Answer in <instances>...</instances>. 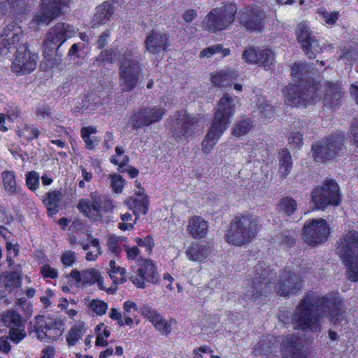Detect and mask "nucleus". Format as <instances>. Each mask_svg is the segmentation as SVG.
I'll return each instance as SVG.
<instances>
[{"mask_svg":"<svg viewBox=\"0 0 358 358\" xmlns=\"http://www.w3.org/2000/svg\"><path fill=\"white\" fill-rule=\"evenodd\" d=\"M339 306L340 301L336 297L311 294L296 307L292 320L301 330L313 331L320 328L324 317L334 324L341 320Z\"/></svg>","mask_w":358,"mask_h":358,"instance_id":"obj_1","label":"nucleus"},{"mask_svg":"<svg viewBox=\"0 0 358 358\" xmlns=\"http://www.w3.org/2000/svg\"><path fill=\"white\" fill-rule=\"evenodd\" d=\"M16 49L12 63V70L16 73L26 74L32 72L36 67L38 55L31 52L23 41L22 28L16 23L8 24L0 35V54Z\"/></svg>","mask_w":358,"mask_h":358,"instance_id":"obj_2","label":"nucleus"},{"mask_svg":"<svg viewBox=\"0 0 358 358\" xmlns=\"http://www.w3.org/2000/svg\"><path fill=\"white\" fill-rule=\"evenodd\" d=\"M136 53V48L128 47L122 48L121 50L102 52L99 56L101 59L120 61V85L124 92H129L135 87L141 71Z\"/></svg>","mask_w":358,"mask_h":358,"instance_id":"obj_3","label":"nucleus"},{"mask_svg":"<svg viewBox=\"0 0 358 358\" xmlns=\"http://www.w3.org/2000/svg\"><path fill=\"white\" fill-rule=\"evenodd\" d=\"M237 103L238 98L229 94L224 95L220 99L211 126L201 144L202 151L206 154L213 150V147L229 127Z\"/></svg>","mask_w":358,"mask_h":358,"instance_id":"obj_4","label":"nucleus"},{"mask_svg":"<svg viewBox=\"0 0 358 358\" xmlns=\"http://www.w3.org/2000/svg\"><path fill=\"white\" fill-rule=\"evenodd\" d=\"M259 229L258 219L250 215H240L235 217L226 234V241L234 245L241 246L250 242Z\"/></svg>","mask_w":358,"mask_h":358,"instance_id":"obj_5","label":"nucleus"},{"mask_svg":"<svg viewBox=\"0 0 358 358\" xmlns=\"http://www.w3.org/2000/svg\"><path fill=\"white\" fill-rule=\"evenodd\" d=\"M336 250L347 268V278L352 282L358 281V233L350 231L345 234Z\"/></svg>","mask_w":358,"mask_h":358,"instance_id":"obj_6","label":"nucleus"},{"mask_svg":"<svg viewBox=\"0 0 358 358\" xmlns=\"http://www.w3.org/2000/svg\"><path fill=\"white\" fill-rule=\"evenodd\" d=\"M64 324L63 321L55 316L37 315L33 332L36 338L45 342L57 340L63 333Z\"/></svg>","mask_w":358,"mask_h":358,"instance_id":"obj_7","label":"nucleus"},{"mask_svg":"<svg viewBox=\"0 0 358 358\" xmlns=\"http://www.w3.org/2000/svg\"><path fill=\"white\" fill-rule=\"evenodd\" d=\"M237 8L233 3H226L213 9L203 22L204 29L215 32L226 29L234 20Z\"/></svg>","mask_w":358,"mask_h":358,"instance_id":"obj_8","label":"nucleus"},{"mask_svg":"<svg viewBox=\"0 0 358 358\" xmlns=\"http://www.w3.org/2000/svg\"><path fill=\"white\" fill-rule=\"evenodd\" d=\"M172 121L173 135L178 141L187 140L204 126L200 117L191 116L183 110L178 112Z\"/></svg>","mask_w":358,"mask_h":358,"instance_id":"obj_9","label":"nucleus"},{"mask_svg":"<svg viewBox=\"0 0 358 358\" xmlns=\"http://www.w3.org/2000/svg\"><path fill=\"white\" fill-rule=\"evenodd\" d=\"M317 85H313L301 90L299 87L291 85L287 87L283 94L287 104L294 106H306L313 105L320 100Z\"/></svg>","mask_w":358,"mask_h":358,"instance_id":"obj_10","label":"nucleus"},{"mask_svg":"<svg viewBox=\"0 0 358 358\" xmlns=\"http://www.w3.org/2000/svg\"><path fill=\"white\" fill-rule=\"evenodd\" d=\"M312 201L320 209H324L328 205H338L340 196L338 184L333 180H325L313 191Z\"/></svg>","mask_w":358,"mask_h":358,"instance_id":"obj_11","label":"nucleus"},{"mask_svg":"<svg viewBox=\"0 0 358 358\" xmlns=\"http://www.w3.org/2000/svg\"><path fill=\"white\" fill-rule=\"evenodd\" d=\"M74 34L73 27L69 24L58 23L51 28L47 34L43 45L45 58L50 60L52 52H54L68 38Z\"/></svg>","mask_w":358,"mask_h":358,"instance_id":"obj_12","label":"nucleus"},{"mask_svg":"<svg viewBox=\"0 0 358 358\" xmlns=\"http://www.w3.org/2000/svg\"><path fill=\"white\" fill-rule=\"evenodd\" d=\"M80 212L92 221L101 218V211H109L113 205L110 199L102 197L96 193H92L90 199H81L78 205Z\"/></svg>","mask_w":358,"mask_h":358,"instance_id":"obj_13","label":"nucleus"},{"mask_svg":"<svg viewBox=\"0 0 358 358\" xmlns=\"http://www.w3.org/2000/svg\"><path fill=\"white\" fill-rule=\"evenodd\" d=\"M66 0H42L41 8L35 14L29 23V28L37 30L41 25L48 24L61 12V6Z\"/></svg>","mask_w":358,"mask_h":358,"instance_id":"obj_14","label":"nucleus"},{"mask_svg":"<svg viewBox=\"0 0 358 358\" xmlns=\"http://www.w3.org/2000/svg\"><path fill=\"white\" fill-rule=\"evenodd\" d=\"M330 229L327 222L323 219L306 221L303 226V239L309 245H317L326 241Z\"/></svg>","mask_w":358,"mask_h":358,"instance_id":"obj_15","label":"nucleus"},{"mask_svg":"<svg viewBox=\"0 0 358 358\" xmlns=\"http://www.w3.org/2000/svg\"><path fill=\"white\" fill-rule=\"evenodd\" d=\"M165 113L161 106H150L141 109L135 113L129 120V123L134 127L149 126L159 121Z\"/></svg>","mask_w":358,"mask_h":358,"instance_id":"obj_16","label":"nucleus"},{"mask_svg":"<svg viewBox=\"0 0 358 358\" xmlns=\"http://www.w3.org/2000/svg\"><path fill=\"white\" fill-rule=\"evenodd\" d=\"M341 149V142L336 138H327L312 146L313 155L317 162L329 161L333 159Z\"/></svg>","mask_w":358,"mask_h":358,"instance_id":"obj_17","label":"nucleus"},{"mask_svg":"<svg viewBox=\"0 0 358 358\" xmlns=\"http://www.w3.org/2000/svg\"><path fill=\"white\" fill-rule=\"evenodd\" d=\"M158 278L153 262L145 260L140 266L133 271L131 275L132 283L138 288H145L146 282L154 283Z\"/></svg>","mask_w":358,"mask_h":358,"instance_id":"obj_18","label":"nucleus"},{"mask_svg":"<svg viewBox=\"0 0 358 358\" xmlns=\"http://www.w3.org/2000/svg\"><path fill=\"white\" fill-rule=\"evenodd\" d=\"M296 32L297 40L301 44L303 51L310 59L315 58L316 53L321 49L318 48L317 42L313 38L312 32L307 23L301 22L298 24Z\"/></svg>","mask_w":358,"mask_h":358,"instance_id":"obj_19","label":"nucleus"},{"mask_svg":"<svg viewBox=\"0 0 358 358\" xmlns=\"http://www.w3.org/2000/svg\"><path fill=\"white\" fill-rule=\"evenodd\" d=\"M71 276L78 286H89L97 283L100 289H107L101 273L95 268H89L82 271L72 270Z\"/></svg>","mask_w":358,"mask_h":358,"instance_id":"obj_20","label":"nucleus"},{"mask_svg":"<svg viewBox=\"0 0 358 358\" xmlns=\"http://www.w3.org/2000/svg\"><path fill=\"white\" fill-rule=\"evenodd\" d=\"M301 285L302 280L299 275L286 271L273 288L279 295L287 296L296 294L301 288Z\"/></svg>","mask_w":358,"mask_h":358,"instance_id":"obj_21","label":"nucleus"},{"mask_svg":"<svg viewBox=\"0 0 358 358\" xmlns=\"http://www.w3.org/2000/svg\"><path fill=\"white\" fill-rule=\"evenodd\" d=\"M142 315L150 322L157 330L164 335H167L171 332V325L176 323L175 320L166 321L155 309L149 305H145L141 308Z\"/></svg>","mask_w":358,"mask_h":358,"instance_id":"obj_22","label":"nucleus"},{"mask_svg":"<svg viewBox=\"0 0 358 358\" xmlns=\"http://www.w3.org/2000/svg\"><path fill=\"white\" fill-rule=\"evenodd\" d=\"M264 15L259 7L255 6L248 12L241 14V23L248 30L260 31L264 27Z\"/></svg>","mask_w":358,"mask_h":358,"instance_id":"obj_23","label":"nucleus"},{"mask_svg":"<svg viewBox=\"0 0 358 358\" xmlns=\"http://www.w3.org/2000/svg\"><path fill=\"white\" fill-rule=\"evenodd\" d=\"M301 347V344L295 336H288L282 341V354L285 358H307Z\"/></svg>","mask_w":358,"mask_h":358,"instance_id":"obj_24","label":"nucleus"},{"mask_svg":"<svg viewBox=\"0 0 358 358\" xmlns=\"http://www.w3.org/2000/svg\"><path fill=\"white\" fill-rule=\"evenodd\" d=\"M211 254V248L206 244L194 243L185 250L187 258L192 262L203 264Z\"/></svg>","mask_w":358,"mask_h":358,"instance_id":"obj_25","label":"nucleus"},{"mask_svg":"<svg viewBox=\"0 0 358 358\" xmlns=\"http://www.w3.org/2000/svg\"><path fill=\"white\" fill-rule=\"evenodd\" d=\"M166 41L167 37L164 32L152 30L145 39L147 50L152 54L162 51L165 48Z\"/></svg>","mask_w":358,"mask_h":358,"instance_id":"obj_26","label":"nucleus"},{"mask_svg":"<svg viewBox=\"0 0 358 358\" xmlns=\"http://www.w3.org/2000/svg\"><path fill=\"white\" fill-rule=\"evenodd\" d=\"M208 229V222L200 216H193L189 220L187 231L196 239H201L206 236Z\"/></svg>","mask_w":358,"mask_h":358,"instance_id":"obj_27","label":"nucleus"},{"mask_svg":"<svg viewBox=\"0 0 358 358\" xmlns=\"http://www.w3.org/2000/svg\"><path fill=\"white\" fill-rule=\"evenodd\" d=\"M125 205L131 210L136 216V220H138L141 215H145L148 210L149 199L148 196L141 198L130 197L124 201Z\"/></svg>","mask_w":358,"mask_h":358,"instance_id":"obj_28","label":"nucleus"},{"mask_svg":"<svg viewBox=\"0 0 358 358\" xmlns=\"http://www.w3.org/2000/svg\"><path fill=\"white\" fill-rule=\"evenodd\" d=\"M273 287L271 282H266L260 280L259 278H255L252 282V285L248 287V290L245 294V299L246 300H257L262 293H266V289L269 290Z\"/></svg>","mask_w":358,"mask_h":358,"instance_id":"obj_29","label":"nucleus"},{"mask_svg":"<svg viewBox=\"0 0 358 358\" xmlns=\"http://www.w3.org/2000/svg\"><path fill=\"white\" fill-rule=\"evenodd\" d=\"M266 55L267 60H264V62L266 64L271 63L272 59V50L268 48H249L245 50L243 53V59L248 63L258 64L259 59H262L261 55Z\"/></svg>","mask_w":358,"mask_h":358,"instance_id":"obj_30","label":"nucleus"},{"mask_svg":"<svg viewBox=\"0 0 358 358\" xmlns=\"http://www.w3.org/2000/svg\"><path fill=\"white\" fill-rule=\"evenodd\" d=\"M323 91L325 92L324 103L329 107H333L334 101H338L343 94L341 87L338 83H326L323 86Z\"/></svg>","mask_w":358,"mask_h":358,"instance_id":"obj_31","label":"nucleus"},{"mask_svg":"<svg viewBox=\"0 0 358 358\" xmlns=\"http://www.w3.org/2000/svg\"><path fill=\"white\" fill-rule=\"evenodd\" d=\"M237 73L234 69H226L219 71L213 75L212 83L219 87L228 85L234 79L237 77Z\"/></svg>","mask_w":358,"mask_h":358,"instance_id":"obj_32","label":"nucleus"},{"mask_svg":"<svg viewBox=\"0 0 358 358\" xmlns=\"http://www.w3.org/2000/svg\"><path fill=\"white\" fill-rule=\"evenodd\" d=\"M3 185L5 190L10 195L20 194L22 187L16 182L15 175L13 171H5L2 173Z\"/></svg>","mask_w":358,"mask_h":358,"instance_id":"obj_33","label":"nucleus"},{"mask_svg":"<svg viewBox=\"0 0 358 358\" xmlns=\"http://www.w3.org/2000/svg\"><path fill=\"white\" fill-rule=\"evenodd\" d=\"M62 199V195L60 191L53 190L48 193L44 202L47 206L48 213L50 216L52 217L56 215Z\"/></svg>","mask_w":358,"mask_h":358,"instance_id":"obj_34","label":"nucleus"},{"mask_svg":"<svg viewBox=\"0 0 358 358\" xmlns=\"http://www.w3.org/2000/svg\"><path fill=\"white\" fill-rule=\"evenodd\" d=\"M96 128L94 127H86L81 129V137L88 149H94L101 140L100 136H95Z\"/></svg>","mask_w":358,"mask_h":358,"instance_id":"obj_35","label":"nucleus"},{"mask_svg":"<svg viewBox=\"0 0 358 358\" xmlns=\"http://www.w3.org/2000/svg\"><path fill=\"white\" fill-rule=\"evenodd\" d=\"M125 268L117 265L115 260L109 262V276L115 284H122L126 281Z\"/></svg>","mask_w":358,"mask_h":358,"instance_id":"obj_36","label":"nucleus"},{"mask_svg":"<svg viewBox=\"0 0 358 358\" xmlns=\"http://www.w3.org/2000/svg\"><path fill=\"white\" fill-rule=\"evenodd\" d=\"M113 13V9L111 4L105 2L97 7L94 20L99 24H105L110 19Z\"/></svg>","mask_w":358,"mask_h":358,"instance_id":"obj_37","label":"nucleus"},{"mask_svg":"<svg viewBox=\"0 0 358 358\" xmlns=\"http://www.w3.org/2000/svg\"><path fill=\"white\" fill-rule=\"evenodd\" d=\"M279 157L278 173L281 177L285 178L288 176L292 167L291 155L287 150H283L279 152Z\"/></svg>","mask_w":358,"mask_h":358,"instance_id":"obj_38","label":"nucleus"},{"mask_svg":"<svg viewBox=\"0 0 358 358\" xmlns=\"http://www.w3.org/2000/svg\"><path fill=\"white\" fill-rule=\"evenodd\" d=\"M83 249L87 251L86 259L87 261H94L101 253L99 242L96 238H92L90 243L82 244Z\"/></svg>","mask_w":358,"mask_h":358,"instance_id":"obj_39","label":"nucleus"},{"mask_svg":"<svg viewBox=\"0 0 358 358\" xmlns=\"http://www.w3.org/2000/svg\"><path fill=\"white\" fill-rule=\"evenodd\" d=\"M253 122L250 119H244L235 123L232 127V135L241 137L247 134L253 127Z\"/></svg>","mask_w":358,"mask_h":358,"instance_id":"obj_40","label":"nucleus"},{"mask_svg":"<svg viewBox=\"0 0 358 358\" xmlns=\"http://www.w3.org/2000/svg\"><path fill=\"white\" fill-rule=\"evenodd\" d=\"M2 320L9 329L23 325L21 316L14 310L7 312L3 315Z\"/></svg>","mask_w":358,"mask_h":358,"instance_id":"obj_41","label":"nucleus"},{"mask_svg":"<svg viewBox=\"0 0 358 358\" xmlns=\"http://www.w3.org/2000/svg\"><path fill=\"white\" fill-rule=\"evenodd\" d=\"M18 110L16 109L11 113L8 112L7 115L0 113V130L7 131L11 128L12 123L17 118Z\"/></svg>","mask_w":358,"mask_h":358,"instance_id":"obj_42","label":"nucleus"},{"mask_svg":"<svg viewBox=\"0 0 358 358\" xmlns=\"http://www.w3.org/2000/svg\"><path fill=\"white\" fill-rule=\"evenodd\" d=\"M96 346H106L108 344L107 339L110 335V330L101 323L96 326Z\"/></svg>","mask_w":358,"mask_h":358,"instance_id":"obj_43","label":"nucleus"},{"mask_svg":"<svg viewBox=\"0 0 358 358\" xmlns=\"http://www.w3.org/2000/svg\"><path fill=\"white\" fill-rule=\"evenodd\" d=\"M20 271L17 270L13 273H9L6 275L0 276V292H3V290L1 289L3 287L7 288L17 286L20 282Z\"/></svg>","mask_w":358,"mask_h":358,"instance_id":"obj_44","label":"nucleus"},{"mask_svg":"<svg viewBox=\"0 0 358 358\" xmlns=\"http://www.w3.org/2000/svg\"><path fill=\"white\" fill-rule=\"evenodd\" d=\"M317 13L321 20L327 26H333L337 22L339 17V12L338 11H327L324 8H320L317 10Z\"/></svg>","mask_w":358,"mask_h":358,"instance_id":"obj_45","label":"nucleus"},{"mask_svg":"<svg viewBox=\"0 0 358 358\" xmlns=\"http://www.w3.org/2000/svg\"><path fill=\"white\" fill-rule=\"evenodd\" d=\"M87 307L99 316L105 315L108 308V303L100 299L90 300L87 303Z\"/></svg>","mask_w":358,"mask_h":358,"instance_id":"obj_46","label":"nucleus"},{"mask_svg":"<svg viewBox=\"0 0 358 358\" xmlns=\"http://www.w3.org/2000/svg\"><path fill=\"white\" fill-rule=\"evenodd\" d=\"M121 221L118 223V228L122 231H131L138 220H133L132 215L129 213H125L120 215Z\"/></svg>","mask_w":358,"mask_h":358,"instance_id":"obj_47","label":"nucleus"},{"mask_svg":"<svg viewBox=\"0 0 358 358\" xmlns=\"http://www.w3.org/2000/svg\"><path fill=\"white\" fill-rule=\"evenodd\" d=\"M222 52V55L224 57L227 56L229 55V49H222V47L221 45H215L210 47H208L207 48L203 49L199 54V56L201 58H208L211 57L212 55Z\"/></svg>","mask_w":358,"mask_h":358,"instance_id":"obj_48","label":"nucleus"},{"mask_svg":"<svg viewBox=\"0 0 358 358\" xmlns=\"http://www.w3.org/2000/svg\"><path fill=\"white\" fill-rule=\"evenodd\" d=\"M279 208L287 215H290L296 210V203L290 197L282 198L280 201Z\"/></svg>","mask_w":358,"mask_h":358,"instance_id":"obj_49","label":"nucleus"},{"mask_svg":"<svg viewBox=\"0 0 358 358\" xmlns=\"http://www.w3.org/2000/svg\"><path fill=\"white\" fill-rule=\"evenodd\" d=\"M124 153L123 148L117 146L115 148V155L110 158V162L114 164L119 165L120 168L125 166L129 162V158Z\"/></svg>","mask_w":358,"mask_h":358,"instance_id":"obj_50","label":"nucleus"},{"mask_svg":"<svg viewBox=\"0 0 358 358\" xmlns=\"http://www.w3.org/2000/svg\"><path fill=\"white\" fill-rule=\"evenodd\" d=\"M109 179L113 192L117 194L121 193L125 185V180L117 173L110 174Z\"/></svg>","mask_w":358,"mask_h":358,"instance_id":"obj_51","label":"nucleus"},{"mask_svg":"<svg viewBox=\"0 0 358 358\" xmlns=\"http://www.w3.org/2000/svg\"><path fill=\"white\" fill-rule=\"evenodd\" d=\"M257 108L262 116L271 118L273 115V107L265 100L264 97L257 98Z\"/></svg>","mask_w":358,"mask_h":358,"instance_id":"obj_52","label":"nucleus"},{"mask_svg":"<svg viewBox=\"0 0 358 358\" xmlns=\"http://www.w3.org/2000/svg\"><path fill=\"white\" fill-rule=\"evenodd\" d=\"M124 240L123 238L110 236L107 242L109 251L116 255H119L122 251Z\"/></svg>","mask_w":358,"mask_h":358,"instance_id":"obj_53","label":"nucleus"},{"mask_svg":"<svg viewBox=\"0 0 358 358\" xmlns=\"http://www.w3.org/2000/svg\"><path fill=\"white\" fill-rule=\"evenodd\" d=\"M26 185L27 187L31 191H36L39 187L40 177L39 174L34 171L28 172L26 174Z\"/></svg>","mask_w":358,"mask_h":358,"instance_id":"obj_54","label":"nucleus"},{"mask_svg":"<svg viewBox=\"0 0 358 358\" xmlns=\"http://www.w3.org/2000/svg\"><path fill=\"white\" fill-rule=\"evenodd\" d=\"M18 134L27 140H32L38 136L39 130L34 125H25L18 131Z\"/></svg>","mask_w":358,"mask_h":358,"instance_id":"obj_55","label":"nucleus"},{"mask_svg":"<svg viewBox=\"0 0 358 358\" xmlns=\"http://www.w3.org/2000/svg\"><path fill=\"white\" fill-rule=\"evenodd\" d=\"M27 334L24 329V324L17 327L10 329L9 337L10 340L15 343H19L22 341Z\"/></svg>","mask_w":358,"mask_h":358,"instance_id":"obj_56","label":"nucleus"},{"mask_svg":"<svg viewBox=\"0 0 358 358\" xmlns=\"http://www.w3.org/2000/svg\"><path fill=\"white\" fill-rule=\"evenodd\" d=\"M83 332L81 328L78 327H72L66 336V341L69 346H73L82 337Z\"/></svg>","mask_w":358,"mask_h":358,"instance_id":"obj_57","label":"nucleus"},{"mask_svg":"<svg viewBox=\"0 0 358 358\" xmlns=\"http://www.w3.org/2000/svg\"><path fill=\"white\" fill-rule=\"evenodd\" d=\"M75 260V252L71 250L65 251L61 257V261L65 266H71Z\"/></svg>","mask_w":358,"mask_h":358,"instance_id":"obj_58","label":"nucleus"},{"mask_svg":"<svg viewBox=\"0 0 358 358\" xmlns=\"http://www.w3.org/2000/svg\"><path fill=\"white\" fill-rule=\"evenodd\" d=\"M41 272L44 278L55 279L58 276L57 271L51 267L49 264H44L41 268Z\"/></svg>","mask_w":358,"mask_h":358,"instance_id":"obj_59","label":"nucleus"},{"mask_svg":"<svg viewBox=\"0 0 358 358\" xmlns=\"http://www.w3.org/2000/svg\"><path fill=\"white\" fill-rule=\"evenodd\" d=\"M6 249L8 251L7 261L9 262V265L11 266L13 258L18 255V245L7 242Z\"/></svg>","mask_w":358,"mask_h":358,"instance_id":"obj_60","label":"nucleus"},{"mask_svg":"<svg viewBox=\"0 0 358 358\" xmlns=\"http://www.w3.org/2000/svg\"><path fill=\"white\" fill-rule=\"evenodd\" d=\"M135 241L138 246L145 247L148 251H150L154 245L153 239L150 236H147L144 239L136 238Z\"/></svg>","mask_w":358,"mask_h":358,"instance_id":"obj_61","label":"nucleus"},{"mask_svg":"<svg viewBox=\"0 0 358 358\" xmlns=\"http://www.w3.org/2000/svg\"><path fill=\"white\" fill-rule=\"evenodd\" d=\"M350 134L352 137V142L358 148V117L352 122Z\"/></svg>","mask_w":358,"mask_h":358,"instance_id":"obj_62","label":"nucleus"},{"mask_svg":"<svg viewBox=\"0 0 358 358\" xmlns=\"http://www.w3.org/2000/svg\"><path fill=\"white\" fill-rule=\"evenodd\" d=\"M289 143L293 146L297 148L299 147L303 141L302 134L300 131H292L289 136Z\"/></svg>","mask_w":358,"mask_h":358,"instance_id":"obj_63","label":"nucleus"},{"mask_svg":"<svg viewBox=\"0 0 358 358\" xmlns=\"http://www.w3.org/2000/svg\"><path fill=\"white\" fill-rule=\"evenodd\" d=\"M55 294L52 289H47L44 294L40 297L41 301L45 306L48 307L51 305V300L54 297Z\"/></svg>","mask_w":358,"mask_h":358,"instance_id":"obj_64","label":"nucleus"}]
</instances>
